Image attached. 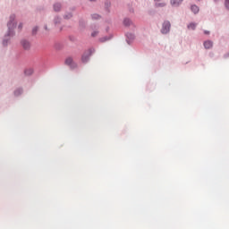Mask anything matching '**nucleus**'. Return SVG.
I'll return each mask as SVG.
<instances>
[{
  "label": "nucleus",
  "instance_id": "obj_1",
  "mask_svg": "<svg viewBox=\"0 0 229 229\" xmlns=\"http://www.w3.org/2000/svg\"><path fill=\"white\" fill-rule=\"evenodd\" d=\"M14 18H15L14 15L11 16L10 21L8 22V30H9V34L10 35L13 34L12 31L13 30L14 27H16V23L13 22Z\"/></svg>",
  "mask_w": 229,
  "mask_h": 229
},
{
  "label": "nucleus",
  "instance_id": "obj_2",
  "mask_svg": "<svg viewBox=\"0 0 229 229\" xmlns=\"http://www.w3.org/2000/svg\"><path fill=\"white\" fill-rule=\"evenodd\" d=\"M170 28H171V23L170 21H165V23H163L161 32L163 34H167L168 32H170Z\"/></svg>",
  "mask_w": 229,
  "mask_h": 229
},
{
  "label": "nucleus",
  "instance_id": "obj_3",
  "mask_svg": "<svg viewBox=\"0 0 229 229\" xmlns=\"http://www.w3.org/2000/svg\"><path fill=\"white\" fill-rule=\"evenodd\" d=\"M64 64L70 66L71 69L76 68V64L73 62L72 57H67L66 60H64Z\"/></svg>",
  "mask_w": 229,
  "mask_h": 229
},
{
  "label": "nucleus",
  "instance_id": "obj_4",
  "mask_svg": "<svg viewBox=\"0 0 229 229\" xmlns=\"http://www.w3.org/2000/svg\"><path fill=\"white\" fill-rule=\"evenodd\" d=\"M21 45L24 50H29L31 48V44L27 40H21Z\"/></svg>",
  "mask_w": 229,
  "mask_h": 229
},
{
  "label": "nucleus",
  "instance_id": "obj_5",
  "mask_svg": "<svg viewBox=\"0 0 229 229\" xmlns=\"http://www.w3.org/2000/svg\"><path fill=\"white\" fill-rule=\"evenodd\" d=\"M213 46V43L211 40H206L203 42V47H205V49H211Z\"/></svg>",
  "mask_w": 229,
  "mask_h": 229
},
{
  "label": "nucleus",
  "instance_id": "obj_6",
  "mask_svg": "<svg viewBox=\"0 0 229 229\" xmlns=\"http://www.w3.org/2000/svg\"><path fill=\"white\" fill-rule=\"evenodd\" d=\"M183 0H172L171 1V5L174 6H178L181 4V3H182Z\"/></svg>",
  "mask_w": 229,
  "mask_h": 229
},
{
  "label": "nucleus",
  "instance_id": "obj_7",
  "mask_svg": "<svg viewBox=\"0 0 229 229\" xmlns=\"http://www.w3.org/2000/svg\"><path fill=\"white\" fill-rule=\"evenodd\" d=\"M191 11H192L193 13H198L199 12V9L198 5H192V6H191Z\"/></svg>",
  "mask_w": 229,
  "mask_h": 229
},
{
  "label": "nucleus",
  "instance_id": "obj_8",
  "mask_svg": "<svg viewBox=\"0 0 229 229\" xmlns=\"http://www.w3.org/2000/svg\"><path fill=\"white\" fill-rule=\"evenodd\" d=\"M54 10H55V12H59L61 10V4H55Z\"/></svg>",
  "mask_w": 229,
  "mask_h": 229
},
{
  "label": "nucleus",
  "instance_id": "obj_9",
  "mask_svg": "<svg viewBox=\"0 0 229 229\" xmlns=\"http://www.w3.org/2000/svg\"><path fill=\"white\" fill-rule=\"evenodd\" d=\"M188 30H196V23H190V25L187 26Z\"/></svg>",
  "mask_w": 229,
  "mask_h": 229
},
{
  "label": "nucleus",
  "instance_id": "obj_10",
  "mask_svg": "<svg viewBox=\"0 0 229 229\" xmlns=\"http://www.w3.org/2000/svg\"><path fill=\"white\" fill-rule=\"evenodd\" d=\"M131 23V21L130 19L123 20V25L130 26Z\"/></svg>",
  "mask_w": 229,
  "mask_h": 229
},
{
  "label": "nucleus",
  "instance_id": "obj_11",
  "mask_svg": "<svg viewBox=\"0 0 229 229\" xmlns=\"http://www.w3.org/2000/svg\"><path fill=\"white\" fill-rule=\"evenodd\" d=\"M81 61H82L83 63H87V62L89 61V56H88V55H82Z\"/></svg>",
  "mask_w": 229,
  "mask_h": 229
},
{
  "label": "nucleus",
  "instance_id": "obj_12",
  "mask_svg": "<svg viewBox=\"0 0 229 229\" xmlns=\"http://www.w3.org/2000/svg\"><path fill=\"white\" fill-rule=\"evenodd\" d=\"M100 15L99 14H92V20H99Z\"/></svg>",
  "mask_w": 229,
  "mask_h": 229
},
{
  "label": "nucleus",
  "instance_id": "obj_13",
  "mask_svg": "<svg viewBox=\"0 0 229 229\" xmlns=\"http://www.w3.org/2000/svg\"><path fill=\"white\" fill-rule=\"evenodd\" d=\"M225 7L229 10V0H225Z\"/></svg>",
  "mask_w": 229,
  "mask_h": 229
},
{
  "label": "nucleus",
  "instance_id": "obj_14",
  "mask_svg": "<svg viewBox=\"0 0 229 229\" xmlns=\"http://www.w3.org/2000/svg\"><path fill=\"white\" fill-rule=\"evenodd\" d=\"M165 4L163 3V4H157V7H165Z\"/></svg>",
  "mask_w": 229,
  "mask_h": 229
},
{
  "label": "nucleus",
  "instance_id": "obj_15",
  "mask_svg": "<svg viewBox=\"0 0 229 229\" xmlns=\"http://www.w3.org/2000/svg\"><path fill=\"white\" fill-rule=\"evenodd\" d=\"M38 32V27H34L32 30V33L36 34Z\"/></svg>",
  "mask_w": 229,
  "mask_h": 229
},
{
  "label": "nucleus",
  "instance_id": "obj_16",
  "mask_svg": "<svg viewBox=\"0 0 229 229\" xmlns=\"http://www.w3.org/2000/svg\"><path fill=\"white\" fill-rule=\"evenodd\" d=\"M97 36H98V31H94V32L91 33L92 38H95Z\"/></svg>",
  "mask_w": 229,
  "mask_h": 229
},
{
  "label": "nucleus",
  "instance_id": "obj_17",
  "mask_svg": "<svg viewBox=\"0 0 229 229\" xmlns=\"http://www.w3.org/2000/svg\"><path fill=\"white\" fill-rule=\"evenodd\" d=\"M25 72H26V75H31L32 74V70H28Z\"/></svg>",
  "mask_w": 229,
  "mask_h": 229
},
{
  "label": "nucleus",
  "instance_id": "obj_18",
  "mask_svg": "<svg viewBox=\"0 0 229 229\" xmlns=\"http://www.w3.org/2000/svg\"><path fill=\"white\" fill-rule=\"evenodd\" d=\"M127 37H128V38H134V36L132 34H128Z\"/></svg>",
  "mask_w": 229,
  "mask_h": 229
},
{
  "label": "nucleus",
  "instance_id": "obj_19",
  "mask_svg": "<svg viewBox=\"0 0 229 229\" xmlns=\"http://www.w3.org/2000/svg\"><path fill=\"white\" fill-rule=\"evenodd\" d=\"M204 33H205V35H209L210 34V32L208 31V30H205Z\"/></svg>",
  "mask_w": 229,
  "mask_h": 229
},
{
  "label": "nucleus",
  "instance_id": "obj_20",
  "mask_svg": "<svg viewBox=\"0 0 229 229\" xmlns=\"http://www.w3.org/2000/svg\"><path fill=\"white\" fill-rule=\"evenodd\" d=\"M18 29L22 30V24H20V25L18 26Z\"/></svg>",
  "mask_w": 229,
  "mask_h": 229
},
{
  "label": "nucleus",
  "instance_id": "obj_21",
  "mask_svg": "<svg viewBox=\"0 0 229 229\" xmlns=\"http://www.w3.org/2000/svg\"><path fill=\"white\" fill-rule=\"evenodd\" d=\"M21 90H19V93H17V91H15V96H17V95H19V94H21Z\"/></svg>",
  "mask_w": 229,
  "mask_h": 229
},
{
  "label": "nucleus",
  "instance_id": "obj_22",
  "mask_svg": "<svg viewBox=\"0 0 229 229\" xmlns=\"http://www.w3.org/2000/svg\"><path fill=\"white\" fill-rule=\"evenodd\" d=\"M215 2H216V3H218V2H219V0H215Z\"/></svg>",
  "mask_w": 229,
  "mask_h": 229
},
{
  "label": "nucleus",
  "instance_id": "obj_23",
  "mask_svg": "<svg viewBox=\"0 0 229 229\" xmlns=\"http://www.w3.org/2000/svg\"><path fill=\"white\" fill-rule=\"evenodd\" d=\"M154 1H156V2H159V1H161V0H154Z\"/></svg>",
  "mask_w": 229,
  "mask_h": 229
},
{
  "label": "nucleus",
  "instance_id": "obj_24",
  "mask_svg": "<svg viewBox=\"0 0 229 229\" xmlns=\"http://www.w3.org/2000/svg\"><path fill=\"white\" fill-rule=\"evenodd\" d=\"M89 1L94 2L95 0H89Z\"/></svg>",
  "mask_w": 229,
  "mask_h": 229
}]
</instances>
